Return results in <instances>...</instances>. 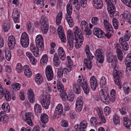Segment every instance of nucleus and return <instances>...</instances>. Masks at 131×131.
<instances>
[{"instance_id":"obj_1","label":"nucleus","mask_w":131,"mask_h":131,"mask_svg":"<svg viewBox=\"0 0 131 131\" xmlns=\"http://www.w3.org/2000/svg\"><path fill=\"white\" fill-rule=\"evenodd\" d=\"M107 61L111 63L112 67L113 69V77L114 81L115 83L119 85L120 83V77H121L124 74L123 71L119 70L118 69L116 61L114 60L113 61L114 58L112 54L111 53H109L107 55Z\"/></svg>"},{"instance_id":"obj_2","label":"nucleus","mask_w":131,"mask_h":131,"mask_svg":"<svg viewBox=\"0 0 131 131\" xmlns=\"http://www.w3.org/2000/svg\"><path fill=\"white\" fill-rule=\"evenodd\" d=\"M107 88L102 89L99 93V96L102 101L105 103L108 104L110 103L111 99L110 98L109 94L107 91Z\"/></svg>"},{"instance_id":"obj_3","label":"nucleus","mask_w":131,"mask_h":131,"mask_svg":"<svg viewBox=\"0 0 131 131\" xmlns=\"http://www.w3.org/2000/svg\"><path fill=\"white\" fill-rule=\"evenodd\" d=\"M3 96L7 101H10L11 99L10 94L9 92L5 88H3L2 85L0 84V99Z\"/></svg>"},{"instance_id":"obj_4","label":"nucleus","mask_w":131,"mask_h":131,"mask_svg":"<svg viewBox=\"0 0 131 131\" xmlns=\"http://www.w3.org/2000/svg\"><path fill=\"white\" fill-rule=\"evenodd\" d=\"M29 43V39L28 35L25 32H23L21 35L20 43L22 46L25 48L28 46Z\"/></svg>"},{"instance_id":"obj_5","label":"nucleus","mask_w":131,"mask_h":131,"mask_svg":"<svg viewBox=\"0 0 131 131\" xmlns=\"http://www.w3.org/2000/svg\"><path fill=\"white\" fill-rule=\"evenodd\" d=\"M80 26L84 34L89 35L92 32L89 28L87 22L84 20L82 21L80 24Z\"/></svg>"},{"instance_id":"obj_6","label":"nucleus","mask_w":131,"mask_h":131,"mask_svg":"<svg viewBox=\"0 0 131 131\" xmlns=\"http://www.w3.org/2000/svg\"><path fill=\"white\" fill-rule=\"evenodd\" d=\"M50 99L49 95H44L42 96L41 102L42 106L46 109H47L48 108L50 103Z\"/></svg>"},{"instance_id":"obj_7","label":"nucleus","mask_w":131,"mask_h":131,"mask_svg":"<svg viewBox=\"0 0 131 131\" xmlns=\"http://www.w3.org/2000/svg\"><path fill=\"white\" fill-rule=\"evenodd\" d=\"M35 42L37 45H38L39 49L43 50L44 49L43 39L41 35H39L37 36L36 38Z\"/></svg>"},{"instance_id":"obj_8","label":"nucleus","mask_w":131,"mask_h":131,"mask_svg":"<svg viewBox=\"0 0 131 131\" xmlns=\"http://www.w3.org/2000/svg\"><path fill=\"white\" fill-rule=\"evenodd\" d=\"M45 73L47 80L49 81L52 80L53 78V73L51 66H48L46 67Z\"/></svg>"},{"instance_id":"obj_9","label":"nucleus","mask_w":131,"mask_h":131,"mask_svg":"<svg viewBox=\"0 0 131 131\" xmlns=\"http://www.w3.org/2000/svg\"><path fill=\"white\" fill-rule=\"evenodd\" d=\"M57 87L59 91L60 92V95L61 97H62L63 98L66 99L67 97L66 94V92L64 90V87L61 82H58L57 83Z\"/></svg>"},{"instance_id":"obj_10","label":"nucleus","mask_w":131,"mask_h":131,"mask_svg":"<svg viewBox=\"0 0 131 131\" xmlns=\"http://www.w3.org/2000/svg\"><path fill=\"white\" fill-rule=\"evenodd\" d=\"M95 57L96 59L100 63L103 62L104 56L103 53L99 49H97L95 52Z\"/></svg>"},{"instance_id":"obj_11","label":"nucleus","mask_w":131,"mask_h":131,"mask_svg":"<svg viewBox=\"0 0 131 131\" xmlns=\"http://www.w3.org/2000/svg\"><path fill=\"white\" fill-rule=\"evenodd\" d=\"M83 35L81 34L75 36V39L76 41L75 43V47L77 48H78L83 44V42L84 40Z\"/></svg>"},{"instance_id":"obj_12","label":"nucleus","mask_w":131,"mask_h":131,"mask_svg":"<svg viewBox=\"0 0 131 131\" xmlns=\"http://www.w3.org/2000/svg\"><path fill=\"white\" fill-rule=\"evenodd\" d=\"M16 43L15 37L12 35L9 36L8 38V45L10 49L12 50L14 49Z\"/></svg>"},{"instance_id":"obj_13","label":"nucleus","mask_w":131,"mask_h":131,"mask_svg":"<svg viewBox=\"0 0 131 131\" xmlns=\"http://www.w3.org/2000/svg\"><path fill=\"white\" fill-rule=\"evenodd\" d=\"M94 34L99 38H101L106 36L105 33L99 28H95L93 31Z\"/></svg>"},{"instance_id":"obj_14","label":"nucleus","mask_w":131,"mask_h":131,"mask_svg":"<svg viewBox=\"0 0 131 131\" xmlns=\"http://www.w3.org/2000/svg\"><path fill=\"white\" fill-rule=\"evenodd\" d=\"M90 83L91 88L93 91H95L98 85L97 80L94 76H92L90 78Z\"/></svg>"},{"instance_id":"obj_15","label":"nucleus","mask_w":131,"mask_h":131,"mask_svg":"<svg viewBox=\"0 0 131 131\" xmlns=\"http://www.w3.org/2000/svg\"><path fill=\"white\" fill-rule=\"evenodd\" d=\"M82 100V97H80L78 98L76 103L75 109L78 112L81 111L82 109L83 103Z\"/></svg>"},{"instance_id":"obj_16","label":"nucleus","mask_w":131,"mask_h":131,"mask_svg":"<svg viewBox=\"0 0 131 131\" xmlns=\"http://www.w3.org/2000/svg\"><path fill=\"white\" fill-rule=\"evenodd\" d=\"M30 49L36 57H38L39 56V51L37 46L34 45L33 44H31Z\"/></svg>"},{"instance_id":"obj_17","label":"nucleus","mask_w":131,"mask_h":131,"mask_svg":"<svg viewBox=\"0 0 131 131\" xmlns=\"http://www.w3.org/2000/svg\"><path fill=\"white\" fill-rule=\"evenodd\" d=\"M119 42L123 49L125 51H127L129 48V46L127 42L123 38H121L119 39Z\"/></svg>"},{"instance_id":"obj_18","label":"nucleus","mask_w":131,"mask_h":131,"mask_svg":"<svg viewBox=\"0 0 131 131\" xmlns=\"http://www.w3.org/2000/svg\"><path fill=\"white\" fill-rule=\"evenodd\" d=\"M58 56L62 60H64L66 57L65 52L62 47H59L58 50Z\"/></svg>"},{"instance_id":"obj_19","label":"nucleus","mask_w":131,"mask_h":131,"mask_svg":"<svg viewBox=\"0 0 131 131\" xmlns=\"http://www.w3.org/2000/svg\"><path fill=\"white\" fill-rule=\"evenodd\" d=\"M23 69L25 75L28 78L30 77L32 75V73L30 68L27 65H25L23 67Z\"/></svg>"},{"instance_id":"obj_20","label":"nucleus","mask_w":131,"mask_h":131,"mask_svg":"<svg viewBox=\"0 0 131 131\" xmlns=\"http://www.w3.org/2000/svg\"><path fill=\"white\" fill-rule=\"evenodd\" d=\"M28 98L30 103H33L35 102V96L33 91L29 90L28 92Z\"/></svg>"},{"instance_id":"obj_21","label":"nucleus","mask_w":131,"mask_h":131,"mask_svg":"<svg viewBox=\"0 0 131 131\" xmlns=\"http://www.w3.org/2000/svg\"><path fill=\"white\" fill-rule=\"evenodd\" d=\"M94 6L97 9L102 8L103 6V2L102 0H93Z\"/></svg>"},{"instance_id":"obj_22","label":"nucleus","mask_w":131,"mask_h":131,"mask_svg":"<svg viewBox=\"0 0 131 131\" xmlns=\"http://www.w3.org/2000/svg\"><path fill=\"white\" fill-rule=\"evenodd\" d=\"M35 81L36 82L38 85H40L43 81V79L42 75L38 73L35 76Z\"/></svg>"},{"instance_id":"obj_23","label":"nucleus","mask_w":131,"mask_h":131,"mask_svg":"<svg viewBox=\"0 0 131 131\" xmlns=\"http://www.w3.org/2000/svg\"><path fill=\"white\" fill-rule=\"evenodd\" d=\"M123 124L124 126L127 129H129L131 127V121L126 117H124Z\"/></svg>"},{"instance_id":"obj_24","label":"nucleus","mask_w":131,"mask_h":131,"mask_svg":"<svg viewBox=\"0 0 131 131\" xmlns=\"http://www.w3.org/2000/svg\"><path fill=\"white\" fill-rule=\"evenodd\" d=\"M107 28V29H105L106 30L107 32V33L105 34L106 37H107L109 39L111 37L112 34L113 33V29L111 25Z\"/></svg>"},{"instance_id":"obj_25","label":"nucleus","mask_w":131,"mask_h":131,"mask_svg":"<svg viewBox=\"0 0 131 131\" xmlns=\"http://www.w3.org/2000/svg\"><path fill=\"white\" fill-rule=\"evenodd\" d=\"M73 88L74 91L77 94H79L81 92V89L79 85L76 83L73 84Z\"/></svg>"},{"instance_id":"obj_26","label":"nucleus","mask_w":131,"mask_h":131,"mask_svg":"<svg viewBox=\"0 0 131 131\" xmlns=\"http://www.w3.org/2000/svg\"><path fill=\"white\" fill-rule=\"evenodd\" d=\"M66 69V68H64L62 69L61 67H59L58 68L57 76L58 78L60 79L62 78L63 74V71L65 70V69Z\"/></svg>"},{"instance_id":"obj_27","label":"nucleus","mask_w":131,"mask_h":131,"mask_svg":"<svg viewBox=\"0 0 131 131\" xmlns=\"http://www.w3.org/2000/svg\"><path fill=\"white\" fill-rule=\"evenodd\" d=\"M62 17V13L60 12L58 14L56 18V23L57 25H59L61 23Z\"/></svg>"},{"instance_id":"obj_28","label":"nucleus","mask_w":131,"mask_h":131,"mask_svg":"<svg viewBox=\"0 0 131 131\" xmlns=\"http://www.w3.org/2000/svg\"><path fill=\"white\" fill-rule=\"evenodd\" d=\"M107 9L109 14H112V13L115 11V8L113 4H107Z\"/></svg>"},{"instance_id":"obj_29","label":"nucleus","mask_w":131,"mask_h":131,"mask_svg":"<svg viewBox=\"0 0 131 131\" xmlns=\"http://www.w3.org/2000/svg\"><path fill=\"white\" fill-rule=\"evenodd\" d=\"M66 19L70 27H72L73 26L74 23L71 15H67Z\"/></svg>"},{"instance_id":"obj_30","label":"nucleus","mask_w":131,"mask_h":131,"mask_svg":"<svg viewBox=\"0 0 131 131\" xmlns=\"http://www.w3.org/2000/svg\"><path fill=\"white\" fill-rule=\"evenodd\" d=\"M2 108L6 113H8L10 111V106L7 103H3L2 105Z\"/></svg>"},{"instance_id":"obj_31","label":"nucleus","mask_w":131,"mask_h":131,"mask_svg":"<svg viewBox=\"0 0 131 131\" xmlns=\"http://www.w3.org/2000/svg\"><path fill=\"white\" fill-rule=\"evenodd\" d=\"M54 64L56 67H58L59 65L60 62L59 58L56 53L54 54L53 57Z\"/></svg>"},{"instance_id":"obj_32","label":"nucleus","mask_w":131,"mask_h":131,"mask_svg":"<svg viewBox=\"0 0 131 131\" xmlns=\"http://www.w3.org/2000/svg\"><path fill=\"white\" fill-rule=\"evenodd\" d=\"M116 52L118 59L120 61H122L123 58V54L120 48H117Z\"/></svg>"},{"instance_id":"obj_33","label":"nucleus","mask_w":131,"mask_h":131,"mask_svg":"<svg viewBox=\"0 0 131 131\" xmlns=\"http://www.w3.org/2000/svg\"><path fill=\"white\" fill-rule=\"evenodd\" d=\"M12 17L15 23L19 22V15L17 12H15L13 13Z\"/></svg>"},{"instance_id":"obj_34","label":"nucleus","mask_w":131,"mask_h":131,"mask_svg":"<svg viewBox=\"0 0 131 131\" xmlns=\"http://www.w3.org/2000/svg\"><path fill=\"white\" fill-rule=\"evenodd\" d=\"M84 62L85 66L88 69L90 70L91 69L92 64L91 61L86 58L84 60Z\"/></svg>"},{"instance_id":"obj_35","label":"nucleus","mask_w":131,"mask_h":131,"mask_svg":"<svg viewBox=\"0 0 131 131\" xmlns=\"http://www.w3.org/2000/svg\"><path fill=\"white\" fill-rule=\"evenodd\" d=\"M88 123L86 120H83L81 122L79 126L77 125L76 127H79L80 128L85 129L87 126Z\"/></svg>"},{"instance_id":"obj_36","label":"nucleus","mask_w":131,"mask_h":131,"mask_svg":"<svg viewBox=\"0 0 131 131\" xmlns=\"http://www.w3.org/2000/svg\"><path fill=\"white\" fill-rule=\"evenodd\" d=\"M123 17L126 19L129 24H131V14L128 12L125 13L124 14L122 15Z\"/></svg>"},{"instance_id":"obj_37","label":"nucleus","mask_w":131,"mask_h":131,"mask_svg":"<svg viewBox=\"0 0 131 131\" xmlns=\"http://www.w3.org/2000/svg\"><path fill=\"white\" fill-rule=\"evenodd\" d=\"M34 111L36 114L41 113V108L40 106L38 104H35V105Z\"/></svg>"},{"instance_id":"obj_38","label":"nucleus","mask_w":131,"mask_h":131,"mask_svg":"<svg viewBox=\"0 0 131 131\" xmlns=\"http://www.w3.org/2000/svg\"><path fill=\"white\" fill-rule=\"evenodd\" d=\"M21 85L17 83H13L12 84V87L13 90L15 91H17L20 88Z\"/></svg>"},{"instance_id":"obj_39","label":"nucleus","mask_w":131,"mask_h":131,"mask_svg":"<svg viewBox=\"0 0 131 131\" xmlns=\"http://www.w3.org/2000/svg\"><path fill=\"white\" fill-rule=\"evenodd\" d=\"M100 86L102 88V89L104 87V88H106V80L105 77H102L100 80Z\"/></svg>"},{"instance_id":"obj_40","label":"nucleus","mask_w":131,"mask_h":131,"mask_svg":"<svg viewBox=\"0 0 131 131\" xmlns=\"http://www.w3.org/2000/svg\"><path fill=\"white\" fill-rule=\"evenodd\" d=\"M73 39H67L68 46V49L71 50L72 49L73 47Z\"/></svg>"},{"instance_id":"obj_41","label":"nucleus","mask_w":131,"mask_h":131,"mask_svg":"<svg viewBox=\"0 0 131 131\" xmlns=\"http://www.w3.org/2000/svg\"><path fill=\"white\" fill-rule=\"evenodd\" d=\"M48 24L41 25V28L44 34H46L47 33L48 30Z\"/></svg>"},{"instance_id":"obj_42","label":"nucleus","mask_w":131,"mask_h":131,"mask_svg":"<svg viewBox=\"0 0 131 131\" xmlns=\"http://www.w3.org/2000/svg\"><path fill=\"white\" fill-rule=\"evenodd\" d=\"M48 60L47 56L46 54H44L42 57L40 62L41 64L44 65L47 63Z\"/></svg>"},{"instance_id":"obj_43","label":"nucleus","mask_w":131,"mask_h":131,"mask_svg":"<svg viewBox=\"0 0 131 131\" xmlns=\"http://www.w3.org/2000/svg\"><path fill=\"white\" fill-rule=\"evenodd\" d=\"M73 33L74 35V36L77 35H81L82 34V32L79 29V28L77 26H75L73 30Z\"/></svg>"},{"instance_id":"obj_44","label":"nucleus","mask_w":131,"mask_h":131,"mask_svg":"<svg viewBox=\"0 0 131 131\" xmlns=\"http://www.w3.org/2000/svg\"><path fill=\"white\" fill-rule=\"evenodd\" d=\"M31 115H25L23 116V118L24 120L27 122V123L30 125V124H32V122L31 119Z\"/></svg>"},{"instance_id":"obj_45","label":"nucleus","mask_w":131,"mask_h":131,"mask_svg":"<svg viewBox=\"0 0 131 131\" xmlns=\"http://www.w3.org/2000/svg\"><path fill=\"white\" fill-rule=\"evenodd\" d=\"M84 92L86 94L89 93V87L86 83H84L82 87Z\"/></svg>"},{"instance_id":"obj_46","label":"nucleus","mask_w":131,"mask_h":131,"mask_svg":"<svg viewBox=\"0 0 131 131\" xmlns=\"http://www.w3.org/2000/svg\"><path fill=\"white\" fill-rule=\"evenodd\" d=\"M116 93L115 90L114 89L112 90L110 92L111 99L112 102H114L116 98Z\"/></svg>"},{"instance_id":"obj_47","label":"nucleus","mask_w":131,"mask_h":131,"mask_svg":"<svg viewBox=\"0 0 131 131\" xmlns=\"http://www.w3.org/2000/svg\"><path fill=\"white\" fill-rule=\"evenodd\" d=\"M41 120L43 123H46L48 122V117L47 115H41Z\"/></svg>"},{"instance_id":"obj_48","label":"nucleus","mask_w":131,"mask_h":131,"mask_svg":"<svg viewBox=\"0 0 131 131\" xmlns=\"http://www.w3.org/2000/svg\"><path fill=\"white\" fill-rule=\"evenodd\" d=\"M72 9L71 5L70 4H68L67 6V15H71L72 13Z\"/></svg>"},{"instance_id":"obj_49","label":"nucleus","mask_w":131,"mask_h":131,"mask_svg":"<svg viewBox=\"0 0 131 131\" xmlns=\"http://www.w3.org/2000/svg\"><path fill=\"white\" fill-rule=\"evenodd\" d=\"M5 57L8 61H9L10 60L11 58V54L10 51H5Z\"/></svg>"},{"instance_id":"obj_50","label":"nucleus","mask_w":131,"mask_h":131,"mask_svg":"<svg viewBox=\"0 0 131 131\" xmlns=\"http://www.w3.org/2000/svg\"><path fill=\"white\" fill-rule=\"evenodd\" d=\"M16 69L17 72L20 73L23 71V67L20 63H18L17 65Z\"/></svg>"},{"instance_id":"obj_51","label":"nucleus","mask_w":131,"mask_h":131,"mask_svg":"<svg viewBox=\"0 0 131 131\" xmlns=\"http://www.w3.org/2000/svg\"><path fill=\"white\" fill-rule=\"evenodd\" d=\"M113 122L115 125L119 124L120 120L119 117L117 115H114L113 118Z\"/></svg>"},{"instance_id":"obj_52","label":"nucleus","mask_w":131,"mask_h":131,"mask_svg":"<svg viewBox=\"0 0 131 131\" xmlns=\"http://www.w3.org/2000/svg\"><path fill=\"white\" fill-rule=\"evenodd\" d=\"M58 35L62 42H63L65 43L66 41V39L64 33L60 34Z\"/></svg>"},{"instance_id":"obj_53","label":"nucleus","mask_w":131,"mask_h":131,"mask_svg":"<svg viewBox=\"0 0 131 131\" xmlns=\"http://www.w3.org/2000/svg\"><path fill=\"white\" fill-rule=\"evenodd\" d=\"M67 39H73V35L72 32L71 30H69L67 31Z\"/></svg>"},{"instance_id":"obj_54","label":"nucleus","mask_w":131,"mask_h":131,"mask_svg":"<svg viewBox=\"0 0 131 131\" xmlns=\"http://www.w3.org/2000/svg\"><path fill=\"white\" fill-rule=\"evenodd\" d=\"M40 22L41 25H42V24L44 25V24H48L47 19L45 16H42L40 20Z\"/></svg>"},{"instance_id":"obj_55","label":"nucleus","mask_w":131,"mask_h":131,"mask_svg":"<svg viewBox=\"0 0 131 131\" xmlns=\"http://www.w3.org/2000/svg\"><path fill=\"white\" fill-rule=\"evenodd\" d=\"M92 22L93 24L94 25H97L99 23V20L98 17H93L92 18Z\"/></svg>"},{"instance_id":"obj_56","label":"nucleus","mask_w":131,"mask_h":131,"mask_svg":"<svg viewBox=\"0 0 131 131\" xmlns=\"http://www.w3.org/2000/svg\"><path fill=\"white\" fill-rule=\"evenodd\" d=\"M90 123L93 126L96 125L97 122L96 118L95 117H92L90 119Z\"/></svg>"},{"instance_id":"obj_57","label":"nucleus","mask_w":131,"mask_h":131,"mask_svg":"<svg viewBox=\"0 0 131 131\" xmlns=\"http://www.w3.org/2000/svg\"><path fill=\"white\" fill-rule=\"evenodd\" d=\"M10 25L8 22H5L3 25L4 29L5 31H7L10 28Z\"/></svg>"},{"instance_id":"obj_58","label":"nucleus","mask_w":131,"mask_h":131,"mask_svg":"<svg viewBox=\"0 0 131 131\" xmlns=\"http://www.w3.org/2000/svg\"><path fill=\"white\" fill-rule=\"evenodd\" d=\"M121 1L127 6L131 8V0H121Z\"/></svg>"},{"instance_id":"obj_59","label":"nucleus","mask_w":131,"mask_h":131,"mask_svg":"<svg viewBox=\"0 0 131 131\" xmlns=\"http://www.w3.org/2000/svg\"><path fill=\"white\" fill-rule=\"evenodd\" d=\"M64 95H66L67 97L66 99L64 98H63L62 97H61L62 99V100L63 101H66V100H68L70 101H73L74 100V97L73 96H68L67 95L66 93V94H65Z\"/></svg>"},{"instance_id":"obj_60","label":"nucleus","mask_w":131,"mask_h":131,"mask_svg":"<svg viewBox=\"0 0 131 131\" xmlns=\"http://www.w3.org/2000/svg\"><path fill=\"white\" fill-rule=\"evenodd\" d=\"M44 0H37L36 2V4L40 8H42L44 5Z\"/></svg>"},{"instance_id":"obj_61","label":"nucleus","mask_w":131,"mask_h":131,"mask_svg":"<svg viewBox=\"0 0 131 131\" xmlns=\"http://www.w3.org/2000/svg\"><path fill=\"white\" fill-rule=\"evenodd\" d=\"M104 112L105 113L104 114L109 115L111 113V109L108 107H106L104 109Z\"/></svg>"},{"instance_id":"obj_62","label":"nucleus","mask_w":131,"mask_h":131,"mask_svg":"<svg viewBox=\"0 0 131 131\" xmlns=\"http://www.w3.org/2000/svg\"><path fill=\"white\" fill-rule=\"evenodd\" d=\"M30 62L33 65H35L37 62V60L36 59L35 57L33 56L30 59H29Z\"/></svg>"},{"instance_id":"obj_63","label":"nucleus","mask_w":131,"mask_h":131,"mask_svg":"<svg viewBox=\"0 0 131 131\" xmlns=\"http://www.w3.org/2000/svg\"><path fill=\"white\" fill-rule=\"evenodd\" d=\"M103 24L105 29H107V28L111 25L109 23V21L106 19H105L104 20Z\"/></svg>"},{"instance_id":"obj_64","label":"nucleus","mask_w":131,"mask_h":131,"mask_svg":"<svg viewBox=\"0 0 131 131\" xmlns=\"http://www.w3.org/2000/svg\"><path fill=\"white\" fill-rule=\"evenodd\" d=\"M87 0H80V3L81 6L83 8L86 7L87 5Z\"/></svg>"}]
</instances>
